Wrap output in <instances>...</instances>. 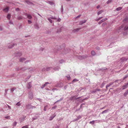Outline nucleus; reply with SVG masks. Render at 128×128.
<instances>
[{
  "label": "nucleus",
  "mask_w": 128,
  "mask_h": 128,
  "mask_svg": "<svg viewBox=\"0 0 128 128\" xmlns=\"http://www.w3.org/2000/svg\"><path fill=\"white\" fill-rule=\"evenodd\" d=\"M34 27L35 29L37 30H38L39 28V25L37 23H36L34 24Z\"/></svg>",
  "instance_id": "nucleus-1"
},
{
  "label": "nucleus",
  "mask_w": 128,
  "mask_h": 128,
  "mask_svg": "<svg viewBox=\"0 0 128 128\" xmlns=\"http://www.w3.org/2000/svg\"><path fill=\"white\" fill-rule=\"evenodd\" d=\"M24 15L26 16H27V18L29 19H31L32 18V16L30 14H25Z\"/></svg>",
  "instance_id": "nucleus-2"
},
{
  "label": "nucleus",
  "mask_w": 128,
  "mask_h": 128,
  "mask_svg": "<svg viewBox=\"0 0 128 128\" xmlns=\"http://www.w3.org/2000/svg\"><path fill=\"white\" fill-rule=\"evenodd\" d=\"M107 20V18H105L103 19H102V20H100V21L98 22V24H100L101 23H102V22L106 20Z\"/></svg>",
  "instance_id": "nucleus-3"
},
{
  "label": "nucleus",
  "mask_w": 128,
  "mask_h": 128,
  "mask_svg": "<svg viewBox=\"0 0 128 128\" xmlns=\"http://www.w3.org/2000/svg\"><path fill=\"white\" fill-rule=\"evenodd\" d=\"M87 57V56H80L78 57V58L80 60H82L83 59H84Z\"/></svg>",
  "instance_id": "nucleus-4"
},
{
  "label": "nucleus",
  "mask_w": 128,
  "mask_h": 128,
  "mask_svg": "<svg viewBox=\"0 0 128 128\" xmlns=\"http://www.w3.org/2000/svg\"><path fill=\"white\" fill-rule=\"evenodd\" d=\"M81 28H77L75 29L74 30L72 31V32L74 33L76 32H78L81 29Z\"/></svg>",
  "instance_id": "nucleus-5"
},
{
  "label": "nucleus",
  "mask_w": 128,
  "mask_h": 128,
  "mask_svg": "<svg viewBox=\"0 0 128 128\" xmlns=\"http://www.w3.org/2000/svg\"><path fill=\"white\" fill-rule=\"evenodd\" d=\"M86 21V20H84L82 21H80L79 22V25H82L83 24L85 23Z\"/></svg>",
  "instance_id": "nucleus-6"
},
{
  "label": "nucleus",
  "mask_w": 128,
  "mask_h": 128,
  "mask_svg": "<svg viewBox=\"0 0 128 128\" xmlns=\"http://www.w3.org/2000/svg\"><path fill=\"white\" fill-rule=\"evenodd\" d=\"M9 10V8L7 7L6 8H4L3 10L6 12H7Z\"/></svg>",
  "instance_id": "nucleus-7"
},
{
  "label": "nucleus",
  "mask_w": 128,
  "mask_h": 128,
  "mask_svg": "<svg viewBox=\"0 0 128 128\" xmlns=\"http://www.w3.org/2000/svg\"><path fill=\"white\" fill-rule=\"evenodd\" d=\"M24 17L22 16H19L17 17V19L18 20H20L23 19Z\"/></svg>",
  "instance_id": "nucleus-8"
},
{
  "label": "nucleus",
  "mask_w": 128,
  "mask_h": 128,
  "mask_svg": "<svg viewBox=\"0 0 128 128\" xmlns=\"http://www.w3.org/2000/svg\"><path fill=\"white\" fill-rule=\"evenodd\" d=\"M31 86H32L30 82L28 84V85H27L28 88L29 89V88H31Z\"/></svg>",
  "instance_id": "nucleus-9"
},
{
  "label": "nucleus",
  "mask_w": 128,
  "mask_h": 128,
  "mask_svg": "<svg viewBox=\"0 0 128 128\" xmlns=\"http://www.w3.org/2000/svg\"><path fill=\"white\" fill-rule=\"evenodd\" d=\"M128 86V83L126 85L124 86H123V89H124L126 88L127 87V86Z\"/></svg>",
  "instance_id": "nucleus-10"
},
{
  "label": "nucleus",
  "mask_w": 128,
  "mask_h": 128,
  "mask_svg": "<svg viewBox=\"0 0 128 128\" xmlns=\"http://www.w3.org/2000/svg\"><path fill=\"white\" fill-rule=\"evenodd\" d=\"M25 118V116H23L22 118H20V122H21L24 121V119Z\"/></svg>",
  "instance_id": "nucleus-11"
},
{
  "label": "nucleus",
  "mask_w": 128,
  "mask_h": 128,
  "mask_svg": "<svg viewBox=\"0 0 128 128\" xmlns=\"http://www.w3.org/2000/svg\"><path fill=\"white\" fill-rule=\"evenodd\" d=\"M122 7H119L116 8V11H118L121 10L122 9Z\"/></svg>",
  "instance_id": "nucleus-12"
},
{
  "label": "nucleus",
  "mask_w": 128,
  "mask_h": 128,
  "mask_svg": "<svg viewBox=\"0 0 128 128\" xmlns=\"http://www.w3.org/2000/svg\"><path fill=\"white\" fill-rule=\"evenodd\" d=\"M25 60V58H21L20 59V62H23Z\"/></svg>",
  "instance_id": "nucleus-13"
},
{
  "label": "nucleus",
  "mask_w": 128,
  "mask_h": 128,
  "mask_svg": "<svg viewBox=\"0 0 128 128\" xmlns=\"http://www.w3.org/2000/svg\"><path fill=\"white\" fill-rule=\"evenodd\" d=\"M48 3L51 5H53L54 4L53 2L52 1H49L48 2Z\"/></svg>",
  "instance_id": "nucleus-14"
},
{
  "label": "nucleus",
  "mask_w": 128,
  "mask_h": 128,
  "mask_svg": "<svg viewBox=\"0 0 128 128\" xmlns=\"http://www.w3.org/2000/svg\"><path fill=\"white\" fill-rule=\"evenodd\" d=\"M10 14H8L7 15V18L8 20H10Z\"/></svg>",
  "instance_id": "nucleus-15"
},
{
  "label": "nucleus",
  "mask_w": 128,
  "mask_h": 128,
  "mask_svg": "<svg viewBox=\"0 0 128 128\" xmlns=\"http://www.w3.org/2000/svg\"><path fill=\"white\" fill-rule=\"evenodd\" d=\"M124 30H128V26H126L124 28Z\"/></svg>",
  "instance_id": "nucleus-16"
},
{
  "label": "nucleus",
  "mask_w": 128,
  "mask_h": 128,
  "mask_svg": "<svg viewBox=\"0 0 128 128\" xmlns=\"http://www.w3.org/2000/svg\"><path fill=\"white\" fill-rule=\"evenodd\" d=\"M103 12V10H100L98 12L97 14L98 15H99L100 14H101Z\"/></svg>",
  "instance_id": "nucleus-17"
},
{
  "label": "nucleus",
  "mask_w": 128,
  "mask_h": 128,
  "mask_svg": "<svg viewBox=\"0 0 128 128\" xmlns=\"http://www.w3.org/2000/svg\"><path fill=\"white\" fill-rule=\"evenodd\" d=\"M128 94V90L125 92L124 94V96H126Z\"/></svg>",
  "instance_id": "nucleus-18"
},
{
  "label": "nucleus",
  "mask_w": 128,
  "mask_h": 128,
  "mask_svg": "<svg viewBox=\"0 0 128 128\" xmlns=\"http://www.w3.org/2000/svg\"><path fill=\"white\" fill-rule=\"evenodd\" d=\"M128 17H126V18H125L124 19V20H123V21L124 22L125 21H128Z\"/></svg>",
  "instance_id": "nucleus-19"
},
{
  "label": "nucleus",
  "mask_w": 128,
  "mask_h": 128,
  "mask_svg": "<svg viewBox=\"0 0 128 128\" xmlns=\"http://www.w3.org/2000/svg\"><path fill=\"white\" fill-rule=\"evenodd\" d=\"M48 20L49 21V22L51 23H52V20H51V19H50V18H48Z\"/></svg>",
  "instance_id": "nucleus-20"
},
{
  "label": "nucleus",
  "mask_w": 128,
  "mask_h": 128,
  "mask_svg": "<svg viewBox=\"0 0 128 128\" xmlns=\"http://www.w3.org/2000/svg\"><path fill=\"white\" fill-rule=\"evenodd\" d=\"M16 44H12V45L9 48L14 47V46H16Z\"/></svg>",
  "instance_id": "nucleus-21"
},
{
  "label": "nucleus",
  "mask_w": 128,
  "mask_h": 128,
  "mask_svg": "<svg viewBox=\"0 0 128 128\" xmlns=\"http://www.w3.org/2000/svg\"><path fill=\"white\" fill-rule=\"evenodd\" d=\"M91 53L92 55L93 56L95 55L96 54L95 52L94 51H92Z\"/></svg>",
  "instance_id": "nucleus-22"
},
{
  "label": "nucleus",
  "mask_w": 128,
  "mask_h": 128,
  "mask_svg": "<svg viewBox=\"0 0 128 128\" xmlns=\"http://www.w3.org/2000/svg\"><path fill=\"white\" fill-rule=\"evenodd\" d=\"M51 68L50 67L47 68H46V71H49L51 69Z\"/></svg>",
  "instance_id": "nucleus-23"
},
{
  "label": "nucleus",
  "mask_w": 128,
  "mask_h": 128,
  "mask_svg": "<svg viewBox=\"0 0 128 128\" xmlns=\"http://www.w3.org/2000/svg\"><path fill=\"white\" fill-rule=\"evenodd\" d=\"M50 19H57V18H56L55 17H53L52 16L50 18Z\"/></svg>",
  "instance_id": "nucleus-24"
},
{
  "label": "nucleus",
  "mask_w": 128,
  "mask_h": 128,
  "mask_svg": "<svg viewBox=\"0 0 128 128\" xmlns=\"http://www.w3.org/2000/svg\"><path fill=\"white\" fill-rule=\"evenodd\" d=\"M95 122V121L94 120H92V121H91L90 122V124H94Z\"/></svg>",
  "instance_id": "nucleus-25"
},
{
  "label": "nucleus",
  "mask_w": 128,
  "mask_h": 128,
  "mask_svg": "<svg viewBox=\"0 0 128 128\" xmlns=\"http://www.w3.org/2000/svg\"><path fill=\"white\" fill-rule=\"evenodd\" d=\"M26 2L27 3V4H31V2H30L28 0H26Z\"/></svg>",
  "instance_id": "nucleus-26"
},
{
  "label": "nucleus",
  "mask_w": 128,
  "mask_h": 128,
  "mask_svg": "<svg viewBox=\"0 0 128 128\" xmlns=\"http://www.w3.org/2000/svg\"><path fill=\"white\" fill-rule=\"evenodd\" d=\"M28 125H26L24 126H23L22 128H28Z\"/></svg>",
  "instance_id": "nucleus-27"
},
{
  "label": "nucleus",
  "mask_w": 128,
  "mask_h": 128,
  "mask_svg": "<svg viewBox=\"0 0 128 128\" xmlns=\"http://www.w3.org/2000/svg\"><path fill=\"white\" fill-rule=\"evenodd\" d=\"M10 117L9 116H6L5 117V118H6L8 119H9L10 118Z\"/></svg>",
  "instance_id": "nucleus-28"
},
{
  "label": "nucleus",
  "mask_w": 128,
  "mask_h": 128,
  "mask_svg": "<svg viewBox=\"0 0 128 128\" xmlns=\"http://www.w3.org/2000/svg\"><path fill=\"white\" fill-rule=\"evenodd\" d=\"M112 0H108L106 2L107 4H108L111 2Z\"/></svg>",
  "instance_id": "nucleus-29"
},
{
  "label": "nucleus",
  "mask_w": 128,
  "mask_h": 128,
  "mask_svg": "<svg viewBox=\"0 0 128 128\" xmlns=\"http://www.w3.org/2000/svg\"><path fill=\"white\" fill-rule=\"evenodd\" d=\"M16 89V88H12V89H11V90L13 92V91L14 90H15Z\"/></svg>",
  "instance_id": "nucleus-30"
},
{
  "label": "nucleus",
  "mask_w": 128,
  "mask_h": 128,
  "mask_svg": "<svg viewBox=\"0 0 128 128\" xmlns=\"http://www.w3.org/2000/svg\"><path fill=\"white\" fill-rule=\"evenodd\" d=\"M102 18V17H100L99 18H98V19H96V20L97 21H98L99 20H100Z\"/></svg>",
  "instance_id": "nucleus-31"
},
{
  "label": "nucleus",
  "mask_w": 128,
  "mask_h": 128,
  "mask_svg": "<svg viewBox=\"0 0 128 128\" xmlns=\"http://www.w3.org/2000/svg\"><path fill=\"white\" fill-rule=\"evenodd\" d=\"M20 102H18L16 104V105H17V106H20Z\"/></svg>",
  "instance_id": "nucleus-32"
},
{
  "label": "nucleus",
  "mask_w": 128,
  "mask_h": 128,
  "mask_svg": "<svg viewBox=\"0 0 128 128\" xmlns=\"http://www.w3.org/2000/svg\"><path fill=\"white\" fill-rule=\"evenodd\" d=\"M28 24H31L32 23V21L30 20H28Z\"/></svg>",
  "instance_id": "nucleus-33"
},
{
  "label": "nucleus",
  "mask_w": 128,
  "mask_h": 128,
  "mask_svg": "<svg viewBox=\"0 0 128 128\" xmlns=\"http://www.w3.org/2000/svg\"><path fill=\"white\" fill-rule=\"evenodd\" d=\"M56 20H57V21L58 22H60L61 20V19L60 18H58V19H57Z\"/></svg>",
  "instance_id": "nucleus-34"
},
{
  "label": "nucleus",
  "mask_w": 128,
  "mask_h": 128,
  "mask_svg": "<svg viewBox=\"0 0 128 128\" xmlns=\"http://www.w3.org/2000/svg\"><path fill=\"white\" fill-rule=\"evenodd\" d=\"M73 99H75L74 96L70 98V99L71 100H72Z\"/></svg>",
  "instance_id": "nucleus-35"
},
{
  "label": "nucleus",
  "mask_w": 128,
  "mask_h": 128,
  "mask_svg": "<svg viewBox=\"0 0 128 128\" xmlns=\"http://www.w3.org/2000/svg\"><path fill=\"white\" fill-rule=\"evenodd\" d=\"M49 84V83L48 82H46L45 83V84H44V87L47 84Z\"/></svg>",
  "instance_id": "nucleus-36"
},
{
  "label": "nucleus",
  "mask_w": 128,
  "mask_h": 128,
  "mask_svg": "<svg viewBox=\"0 0 128 128\" xmlns=\"http://www.w3.org/2000/svg\"><path fill=\"white\" fill-rule=\"evenodd\" d=\"M17 124V122H14V126H16V125Z\"/></svg>",
  "instance_id": "nucleus-37"
},
{
  "label": "nucleus",
  "mask_w": 128,
  "mask_h": 128,
  "mask_svg": "<svg viewBox=\"0 0 128 128\" xmlns=\"http://www.w3.org/2000/svg\"><path fill=\"white\" fill-rule=\"evenodd\" d=\"M81 16V15H79L78 16H77L75 18H80Z\"/></svg>",
  "instance_id": "nucleus-38"
},
{
  "label": "nucleus",
  "mask_w": 128,
  "mask_h": 128,
  "mask_svg": "<svg viewBox=\"0 0 128 128\" xmlns=\"http://www.w3.org/2000/svg\"><path fill=\"white\" fill-rule=\"evenodd\" d=\"M78 81V80H77L76 79H74L73 80V82L76 81Z\"/></svg>",
  "instance_id": "nucleus-39"
},
{
  "label": "nucleus",
  "mask_w": 128,
  "mask_h": 128,
  "mask_svg": "<svg viewBox=\"0 0 128 128\" xmlns=\"http://www.w3.org/2000/svg\"><path fill=\"white\" fill-rule=\"evenodd\" d=\"M106 24L105 23H103L102 24V26H104Z\"/></svg>",
  "instance_id": "nucleus-40"
},
{
  "label": "nucleus",
  "mask_w": 128,
  "mask_h": 128,
  "mask_svg": "<svg viewBox=\"0 0 128 128\" xmlns=\"http://www.w3.org/2000/svg\"><path fill=\"white\" fill-rule=\"evenodd\" d=\"M9 23L11 24H13V23L11 21H10L9 22Z\"/></svg>",
  "instance_id": "nucleus-41"
},
{
  "label": "nucleus",
  "mask_w": 128,
  "mask_h": 128,
  "mask_svg": "<svg viewBox=\"0 0 128 128\" xmlns=\"http://www.w3.org/2000/svg\"><path fill=\"white\" fill-rule=\"evenodd\" d=\"M106 111H107V110H105L102 112V113L103 114L104 113L106 112Z\"/></svg>",
  "instance_id": "nucleus-42"
},
{
  "label": "nucleus",
  "mask_w": 128,
  "mask_h": 128,
  "mask_svg": "<svg viewBox=\"0 0 128 128\" xmlns=\"http://www.w3.org/2000/svg\"><path fill=\"white\" fill-rule=\"evenodd\" d=\"M16 11H18L19 10V9L18 8H16Z\"/></svg>",
  "instance_id": "nucleus-43"
},
{
  "label": "nucleus",
  "mask_w": 128,
  "mask_h": 128,
  "mask_svg": "<svg viewBox=\"0 0 128 128\" xmlns=\"http://www.w3.org/2000/svg\"><path fill=\"white\" fill-rule=\"evenodd\" d=\"M100 5H98V6H97V9H98L99 8H100Z\"/></svg>",
  "instance_id": "nucleus-44"
},
{
  "label": "nucleus",
  "mask_w": 128,
  "mask_h": 128,
  "mask_svg": "<svg viewBox=\"0 0 128 128\" xmlns=\"http://www.w3.org/2000/svg\"><path fill=\"white\" fill-rule=\"evenodd\" d=\"M112 84H110V85H107L106 86V88H107V87H109V86H110V85Z\"/></svg>",
  "instance_id": "nucleus-45"
},
{
  "label": "nucleus",
  "mask_w": 128,
  "mask_h": 128,
  "mask_svg": "<svg viewBox=\"0 0 128 128\" xmlns=\"http://www.w3.org/2000/svg\"><path fill=\"white\" fill-rule=\"evenodd\" d=\"M46 70V69L45 68H44L42 69V70L43 71H45Z\"/></svg>",
  "instance_id": "nucleus-46"
},
{
  "label": "nucleus",
  "mask_w": 128,
  "mask_h": 128,
  "mask_svg": "<svg viewBox=\"0 0 128 128\" xmlns=\"http://www.w3.org/2000/svg\"><path fill=\"white\" fill-rule=\"evenodd\" d=\"M55 115H54V116L52 118V117L51 118V119H50V120H52L53 119V118H54V117L55 116Z\"/></svg>",
  "instance_id": "nucleus-47"
},
{
  "label": "nucleus",
  "mask_w": 128,
  "mask_h": 128,
  "mask_svg": "<svg viewBox=\"0 0 128 128\" xmlns=\"http://www.w3.org/2000/svg\"><path fill=\"white\" fill-rule=\"evenodd\" d=\"M2 30V28H0V30Z\"/></svg>",
  "instance_id": "nucleus-48"
},
{
  "label": "nucleus",
  "mask_w": 128,
  "mask_h": 128,
  "mask_svg": "<svg viewBox=\"0 0 128 128\" xmlns=\"http://www.w3.org/2000/svg\"><path fill=\"white\" fill-rule=\"evenodd\" d=\"M38 15H39V16H40L41 17H42V16H41L38 13Z\"/></svg>",
  "instance_id": "nucleus-49"
},
{
  "label": "nucleus",
  "mask_w": 128,
  "mask_h": 128,
  "mask_svg": "<svg viewBox=\"0 0 128 128\" xmlns=\"http://www.w3.org/2000/svg\"><path fill=\"white\" fill-rule=\"evenodd\" d=\"M8 108H10L11 107L10 106H8Z\"/></svg>",
  "instance_id": "nucleus-50"
},
{
  "label": "nucleus",
  "mask_w": 128,
  "mask_h": 128,
  "mask_svg": "<svg viewBox=\"0 0 128 128\" xmlns=\"http://www.w3.org/2000/svg\"><path fill=\"white\" fill-rule=\"evenodd\" d=\"M70 0H66L67 1H70Z\"/></svg>",
  "instance_id": "nucleus-51"
},
{
  "label": "nucleus",
  "mask_w": 128,
  "mask_h": 128,
  "mask_svg": "<svg viewBox=\"0 0 128 128\" xmlns=\"http://www.w3.org/2000/svg\"><path fill=\"white\" fill-rule=\"evenodd\" d=\"M63 11V9H62V11Z\"/></svg>",
  "instance_id": "nucleus-52"
},
{
  "label": "nucleus",
  "mask_w": 128,
  "mask_h": 128,
  "mask_svg": "<svg viewBox=\"0 0 128 128\" xmlns=\"http://www.w3.org/2000/svg\"><path fill=\"white\" fill-rule=\"evenodd\" d=\"M5 91H6V92L7 91V90H6Z\"/></svg>",
  "instance_id": "nucleus-53"
},
{
  "label": "nucleus",
  "mask_w": 128,
  "mask_h": 128,
  "mask_svg": "<svg viewBox=\"0 0 128 128\" xmlns=\"http://www.w3.org/2000/svg\"><path fill=\"white\" fill-rule=\"evenodd\" d=\"M44 110H45V108H44Z\"/></svg>",
  "instance_id": "nucleus-54"
},
{
  "label": "nucleus",
  "mask_w": 128,
  "mask_h": 128,
  "mask_svg": "<svg viewBox=\"0 0 128 128\" xmlns=\"http://www.w3.org/2000/svg\"><path fill=\"white\" fill-rule=\"evenodd\" d=\"M44 110H45V108H44Z\"/></svg>",
  "instance_id": "nucleus-55"
},
{
  "label": "nucleus",
  "mask_w": 128,
  "mask_h": 128,
  "mask_svg": "<svg viewBox=\"0 0 128 128\" xmlns=\"http://www.w3.org/2000/svg\"><path fill=\"white\" fill-rule=\"evenodd\" d=\"M118 128H120V127H119Z\"/></svg>",
  "instance_id": "nucleus-56"
}]
</instances>
